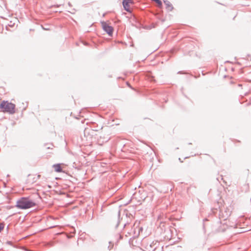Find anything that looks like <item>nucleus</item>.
Masks as SVG:
<instances>
[{
	"instance_id": "obj_7",
	"label": "nucleus",
	"mask_w": 251,
	"mask_h": 251,
	"mask_svg": "<svg viewBox=\"0 0 251 251\" xmlns=\"http://www.w3.org/2000/svg\"><path fill=\"white\" fill-rule=\"evenodd\" d=\"M164 3L166 5V8L169 11H172L173 9V7L172 4L168 1L165 0L164 1Z\"/></svg>"
},
{
	"instance_id": "obj_6",
	"label": "nucleus",
	"mask_w": 251,
	"mask_h": 251,
	"mask_svg": "<svg viewBox=\"0 0 251 251\" xmlns=\"http://www.w3.org/2000/svg\"><path fill=\"white\" fill-rule=\"evenodd\" d=\"M64 164H56L52 166V168L54 169V171L57 173L63 172Z\"/></svg>"
},
{
	"instance_id": "obj_3",
	"label": "nucleus",
	"mask_w": 251,
	"mask_h": 251,
	"mask_svg": "<svg viewBox=\"0 0 251 251\" xmlns=\"http://www.w3.org/2000/svg\"><path fill=\"white\" fill-rule=\"evenodd\" d=\"M41 176L37 174H29L26 179V182L29 184H33L36 182L40 178Z\"/></svg>"
},
{
	"instance_id": "obj_4",
	"label": "nucleus",
	"mask_w": 251,
	"mask_h": 251,
	"mask_svg": "<svg viewBox=\"0 0 251 251\" xmlns=\"http://www.w3.org/2000/svg\"><path fill=\"white\" fill-rule=\"evenodd\" d=\"M101 25L102 28L109 35H111L113 32V28L105 22H102Z\"/></svg>"
},
{
	"instance_id": "obj_2",
	"label": "nucleus",
	"mask_w": 251,
	"mask_h": 251,
	"mask_svg": "<svg viewBox=\"0 0 251 251\" xmlns=\"http://www.w3.org/2000/svg\"><path fill=\"white\" fill-rule=\"evenodd\" d=\"M15 105L8 101H2L0 104V108L3 112H8L11 114L15 112Z\"/></svg>"
},
{
	"instance_id": "obj_1",
	"label": "nucleus",
	"mask_w": 251,
	"mask_h": 251,
	"mask_svg": "<svg viewBox=\"0 0 251 251\" xmlns=\"http://www.w3.org/2000/svg\"><path fill=\"white\" fill-rule=\"evenodd\" d=\"M35 205V203L27 198H22L16 202V207L20 209H25L32 207Z\"/></svg>"
},
{
	"instance_id": "obj_5",
	"label": "nucleus",
	"mask_w": 251,
	"mask_h": 251,
	"mask_svg": "<svg viewBox=\"0 0 251 251\" xmlns=\"http://www.w3.org/2000/svg\"><path fill=\"white\" fill-rule=\"evenodd\" d=\"M133 3V0H123V4L125 9L128 12H131L130 7Z\"/></svg>"
},
{
	"instance_id": "obj_8",
	"label": "nucleus",
	"mask_w": 251,
	"mask_h": 251,
	"mask_svg": "<svg viewBox=\"0 0 251 251\" xmlns=\"http://www.w3.org/2000/svg\"><path fill=\"white\" fill-rule=\"evenodd\" d=\"M4 228V225L2 224H0V232L3 230Z\"/></svg>"
}]
</instances>
